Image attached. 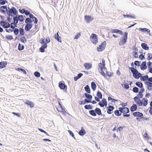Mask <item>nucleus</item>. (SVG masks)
<instances>
[{
  "label": "nucleus",
  "instance_id": "9d476101",
  "mask_svg": "<svg viewBox=\"0 0 152 152\" xmlns=\"http://www.w3.org/2000/svg\"><path fill=\"white\" fill-rule=\"evenodd\" d=\"M9 138L11 140H12L15 141V140L16 138H20V136H19L17 134H12V135H11L10 134H7Z\"/></svg>",
  "mask_w": 152,
  "mask_h": 152
},
{
  "label": "nucleus",
  "instance_id": "e433bc0d",
  "mask_svg": "<svg viewBox=\"0 0 152 152\" xmlns=\"http://www.w3.org/2000/svg\"><path fill=\"white\" fill-rule=\"evenodd\" d=\"M95 111L98 115H101L102 114L101 111L99 108H96L95 109Z\"/></svg>",
  "mask_w": 152,
  "mask_h": 152
},
{
  "label": "nucleus",
  "instance_id": "7ed1b4c3",
  "mask_svg": "<svg viewBox=\"0 0 152 152\" xmlns=\"http://www.w3.org/2000/svg\"><path fill=\"white\" fill-rule=\"evenodd\" d=\"M32 20L29 18H26L25 20V23L26 24L25 27L26 31L29 30L32 27L33 24L32 23Z\"/></svg>",
  "mask_w": 152,
  "mask_h": 152
},
{
  "label": "nucleus",
  "instance_id": "423d86ee",
  "mask_svg": "<svg viewBox=\"0 0 152 152\" xmlns=\"http://www.w3.org/2000/svg\"><path fill=\"white\" fill-rule=\"evenodd\" d=\"M132 115L136 117V119L137 120L140 121L142 118H143V114L139 112H133Z\"/></svg>",
  "mask_w": 152,
  "mask_h": 152
},
{
  "label": "nucleus",
  "instance_id": "58836bf2",
  "mask_svg": "<svg viewBox=\"0 0 152 152\" xmlns=\"http://www.w3.org/2000/svg\"><path fill=\"white\" fill-rule=\"evenodd\" d=\"M85 89L86 92L88 93H91V91L89 86L88 85H87L84 88Z\"/></svg>",
  "mask_w": 152,
  "mask_h": 152
},
{
  "label": "nucleus",
  "instance_id": "a19ab883",
  "mask_svg": "<svg viewBox=\"0 0 152 152\" xmlns=\"http://www.w3.org/2000/svg\"><path fill=\"white\" fill-rule=\"evenodd\" d=\"M97 97L100 99H101L102 98V94L99 91H98L97 93Z\"/></svg>",
  "mask_w": 152,
  "mask_h": 152
},
{
  "label": "nucleus",
  "instance_id": "e2e57ef3",
  "mask_svg": "<svg viewBox=\"0 0 152 152\" xmlns=\"http://www.w3.org/2000/svg\"><path fill=\"white\" fill-rule=\"evenodd\" d=\"M108 99L109 100H111V102H115V101H117V100L115 99H114L112 98L111 97H110L109 96L108 97Z\"/></svg>",
  "mask_w": 152,
  "mask_h": 152
},
{
  "label": "nucleus",
  "instance_id": "2eb2a0df",
  "mask_svg": "<svg viewBox=\"0 0 152 152\" xmlns=\"http://www.w3.org/2000/svg\"><path fill=\"white\" fill-rule=\"evenodd\" d=\"M118 109L119 111L121 113L126 114L129 112V109L127 107H119Z\"/></svg>",
  "mask_w": 152,
  "mask_h": 152
},
{
  "label": "nucleus",
  "instance_id": "412c9836",
  "mask_svg": "<svg viewBox=\"0 0 152 152\" xmlns=\"http://www.w3.org/2000/svg\"><path fill=\"white\" fill-rule=\"evenodd\" d=\"M7 61H1L0 62V69L4 68L7 65Z\"/></svg>",
  "mask_w": 152,
  "mask_h": 152
},
{
  "label": "nucleus",
  "instance_id": "bf43d9fd",
  "mask_svg": "<svg viewBox=\"0 0 152 152\" xmlns=\"http://www.w3.org/2000/svg\"><path fill=\"white\" fill-rule=\"evenodd\" d=\"M124 128L123 127L120 126L117 129V132H120V131H122Z\"/></svg>",
  "mask_w": 152,
  "mask_h": 152
},
{
  "label": "nucleus",
  "instance_id": "a18cd8bd",
  "mask_svg": "<svg viewBox=\"0 0 152 152\" xmlns=\"http://www.w3.org/2000/svg\"><path fill=\"white\" fill-rule=\"evenodd\" d=\"M145 84L148 87H152V83L148 81L145 82Z\"/></svg>",
  "mask_w": 152,
  "mask_h": 152
},
{
  "label": "nucleus",
  "instance_id": "7c9ffc66",
  "mask_svg": "<svg viewBox=\"0 0 152 152\" xmlns=\"http://www.w3.org/2000/svg\"><path fill=\"white\" fill-rule=\"evenodd\" d=\"M142 48L145 50H148L149 48L147 45L145 43H142L141 45Z\"/></svg>",
  "mask_w": 152,
  "mask_h": 152
},
{
  "label": "nucleus",
  "instance_id": "de8ad7c7",
  "mask_svg": "<svg viewBox=\"0 0 152 152\" xmlns=\"http://www.w3.org/2000/svg\"><path fill=\"white\" fill-rule=\"evenodd\" d=\"M81 36L80 32L78 33L75 36L74 39H77L80 37Z\"/></svg>",
  "mask_w": 152,
  "mask_h": 152
},
{
  "label": "nucleus",
  "instance_id": "a211bd4d",
  "mask_svg": "<svg viewBox=\"0 0 152 152\" xmlns=\"http://www.w3.org/2000/svg\"><path fill=\"white\" fill-rule=\"evenodd\" d=\"M111 32L112 33H118L119 34L121 35H122L123 34V32L121 31L116 29H111Z\"/></svg>",
  "mask_w": 152,
  "mask_h": 152
},
{
  "label": "nucleus",
  "instance_id": "774afa93",
  "mask_svg": "<svg viewBox=\"0 0 152 152\" xmlns=\"http://www.w3.org/2000/svg\"><path fill=\"white\" fill-rule=\"evenodd\" d=\"M139 58H140L141 60H142L145 58L144 56L142 54H141L139 56Z\"/></svg>",
  "mask_w": 152,
  "mask_h": 152
},
{
  "label": "nucleus",
  "instance_id": "aec40b11",
  "mask_svg": "<svg viewBox=\"0 0 152 152\" xmlns=\"http://www.w3.org/2000/svg\"><path fill=\"white\" fill-rule=\"evenodd\" d=\"M84 66L86 69L88 70L92 67V64L90 63H85Z\"/></svg>",
  "mask_w": 152,
  "mask_h": 152
},
{
  "label": "nucleus",
  "instance_id": "0e129e2a",
  "mask_svg": "<svg viewBox=\"0 0 152 152\" xmlns=\"http://www.w3.org/2000/svg\"><path fill=\"white\" fill-rule=\"evenodd\" d=\"M133 55L134 58H137L138 55L137 53L136 52H133Z\"/></svg>",
  "mask_w": 152,
  "mask_h": 152
},
{
  "label": "nucleus",
  "instance_id": "cd10ccee",
  "mask_svg": "<svg viewBox=\"0 0 152 152\" xmlns=\"http://www.w3.org/2000/svg\"><path fill=\"white\" fill-rule=\"evenodd\" d=\"M137 106L136 104H133L130 108V110L132 112H133L137 110Z\"/></svg>",
  "mask_w": 152,
  "mask_h": 152
},
{
  "label": "nucleus",
  "instance_id": "4468645a",
  "mask_svg": "<svg viewBox=\"0 0 152 152\" xmlns=\"http://www.w3.org/2000/svg\"><path fill=\"white\" fill-rule=\"evenodd\" d=\"M50 40L49 37L46 38L45 39H41L39 41L40 43L42 45L43 44H47L50 42Z\"/></svg>",
  "mask_w": 152,
  "mask_h": 152
},
{
  "label": "nucleus",
  "instance_id": "6ab92c4d",
  "mask_svg": "<svg viewBox=\"0 0 152 152\" xmlns=\"http://www.w3.org/2000/svg\"><path fill=\"white\" fill-rule=\"evenodd\" d=\"M7 11V8L6 6H2L0 7V11L1 13L5 14Z\"/></svg>",
  "mask_w": 152,
  "mask_h": 152
},
{
  "label": "nucleus",
  "instance_id": "4be33fe9",
  "mask_svg": "<svg viewBox=\"0 0 152 152\" xmlns=\"http://www.w3.org/2000/svg\"><path fill=\"white\" fill-rule=\"evenodd\" d=\"M107 113L108 114H110L112 113V111L114 109V107L113 106H110L107 108Z\"/></svg>",
  "mask_w": 152,
  "mask_h": 152
},
{
  "label": "nucleus",
  "instance_id": "a878e982",
  "mask_svg": "<svg viewBox=\"0 0 152 152\" xmlns=\"http://www.w3.org/2000/svg\"><path fill=\"white\" fill-rule=\"evenodd\" d=\"M25 104L28 105H29L31 107H33L34 106V104L33 102L28 100L26 101Z\"/></svg>",
  "mask_w": 152,
  "mask_h": 152
},
{
  "label": "nucleus",
  "instance_id": "4d7b16f0",
  "mask_svg": "<svg viewBox=\"0 0 152 152\" xmlns=\"http://www.w3.org/2000/svg\"><path fill=\"white\" fill-rule=\"evenodd\" d=\"M34 75L35 77H39L40 76V74L38 72H34Z\"/></svg>",
  "mask_w": 152,
  "mask_h": 152
},
{
  "label": "nucleus",
  "instance_id": "9b49d317",
  "mask_svg": "<svg viewBox=\"0 0 152 152\" xmlns=\"http://www.w3.org/2000/svg\"><path fill=\"white\" fill-rule=\"evenodd\" d=\"M17 13V11L14 7H12L9 11V15L12 16L13 15H16Z\"/></svg>",
  "mask_w": 152,
  "mask_h": 152
},
{
  "label": "nucleus",
  "instance_id": "864d4df0",
  "mask_svg": "<svg viewBox=\"0 0 152 152\" xmlns=\"http://www.w3.org/2000/svg\"><path fill=\"white\" fill-rule=\"evenodd\" d=\"M13 20L14 24H16L18 23V17H15L13 19Z\"/></svg>",
  "mask_w": 152,
  "mask_h": 152
},
{
  "label": "nucleus",
  "instance_id": "338daca9",
  "mask_svg": "<svg viewBox=\"0 0 152 152\" xmlns=\"http://www.w3.org/2000/svg\"><path fill=\"white\" fill-rule=\"evenodd\" d=\"M20 40L22 42H23V43H24L26 41V39H25V37H24L21 38Z\"/></svg>",
  "mask_w": 152,
  "mask_h": 152
},
{
  "label": "nucleus",
  "instance_id": "69168bd1",
  "mask_svg": "<svg viewBox=\"0 0 152 152\" xmlns=\"http://www.w3.org/2000/svg\"><path fill=\"white\" fill-rule=\"evenodd\" d=\"M78 133H86V132L83 127H81V130L79 131Z\"/></svg>",
  "mask_w": 152,
  "mask_h": 152
},
{
  "label": "nucleus",
  "instance_id": "393cba45",
  "mask_svg": "<svg viewBox=\"0 0 152 152\" xmlns=\"http://www.w3.org/2000/svg\"><path fill=\"white\" fill-rule=\"evenodd\" d=\"M59 87L61 89H67V86L64 84L62 83H59Z\"/></svg>",
  "mask_w": 152,
  "mask_h": 152
},
{
  "label": "nucleus",
  "instance_id": "39448f33",
  "mask_svg": "<svg viewBox=\"0 0 152 152\" xmlns=\"http://www.w3.org/2000/svg\"><path fill=\"white\" fill-rule=\"evenodd\" d=\"M128 37V33L127 31L125 32L124 37L120 40L118 44L120 46H122L125 44L126 42Z\"/></svg>",
  "mask_w": 152,
  "mask_h": 152
},
{
  "label": "nucleus",
  "instance_id": "ddd939ff",
  "mask_svg": "<svg viewBox=\"0 0 152 152\" xmlns=\"http://www.w3.org/2000/svg\"><path fill=\"white\" fill-rule=\"evenodd\" d=\"M85 95L86 98L89 99L88 100L87 99H85L84 101L85 102L87 103H91V99L92 98V95L86 93H85Z\"/></svg>",
  "mask_w": 152,
  "mask_h": 152
},
{
  "label": "nucleus",
  "instance_id": "0eeeda50",
  "mask_svg": "<svg viewBox=\"0 0 152 152\" xmlns=\"http://www.w3.org/2000/svg\"><path fill=\"white\" fill-rule=\"evenodd\" d=\"M57 109L58 112H60L62 114L64 115H66V112L65 109L62 107L60 102L58 103V106L57 107Z\"/></svg>",
  "mask_w": 152,
  "mask_h": 152
},
{
  "label": "nucleus",
  "instance_id": "2f4dec72",
  "mask_svg": "<svg viewBox=\"0 0 152 152\" xmlns=\"http://www.w3.org/2000/svg\"><path fill=\"white\" fill-rule=\"evenodd\" d=\"M96 86L95 82H92L91 83V88L93 91H95L96 88Z\"/></svg>",
  "mask_w": 152,
  "mask_h": 152
},
{
  "label": "nucleus",
  "instance_id": "37998d69",
  "mask_svg": "<svg viewBox=\"0 0 152 152\" xmlns=\"http://www.w3.org/2000/svg\"><path fill=\"white\" fill-rule=\"evenodd\" d=\"M18 18L20 21L21 22L23 21L24 20V17L23 15H19Z\"/></svg>",
  "mask_w": 152,
  "mask_h": 152
},
{
  "label": "nucleus",
  "instance_id": "603ef678",
  "mask_svg": "<svg viewBox=\"0 0 152 152\" xmlns=\"http://www.w3.org/2000/svg\"><path fill=\"white\" fill-rule=\"evenodd\" d=\"M133 91L134 92L137 93L138 92L139 89L137 87H134L133 88Z\"/></svg>",
  "mask_w": 152,
  "mask_h": 152
},
{
  "label": "nucleus",
  "instance_id": "3c124183",
  "mask_svg": "<svg viewBox=\"0 0 152 152\" xmlns=\"http://www.w3.org/2000/svg\"><path fill=\"white\" fill-rule=\"evenodd\" d=\"M84 107L86 109H92V107L90 105H86Z\"/></svg>",
  "mask_w": 152,
  "mask_h": 152
},
{
  "label": "nucleus",
  "instance_id": "f03ea898",
  "mask_svg": "<svg viewBox=\"0 0 152 152\" xmlns=\"http://www.w3.org/2000/svg\"><path fill=\"white\" fill-rule=\"evenodd\" d=\"M102 63H100L99 64L98 66L101 70L100 73L103 76L105 77V74L104 72L106 69V68L105 67V60L102 59Z\"/></svg>",
  "mask_w": 152,
  "mask_h": 152
},
{
  "label": "nucleus",
  "instance_id": "c9c22d12",
  "mask_svg": "<svg viewBox=\"0 0 152 152\" xmlns=\"http://www.w3.org/2000/svg\"><path fill=\"white\" fill-rule=\"evenodd\" d=\"M124 17L127 18H135V17L134 15H124Z\"/></svg>",
  "mask_w": 152,
  "mask_h": 152
},
{
  "label": "nucleus",
  "instance_id": "6e6552de",
  "mask_svg": "<svg viewBox=\"0 0 152 152\" xmlns=\"http://www.w3.org/2000/svg\"><path fill=\"white\" fill-rule=\"evenodd\" d=\"M90 39L92 42L94 44H96L98 42V38L96 34H92L90 36Z\"/></svg>",
  "mask_w": 152,
  "mask_h": 152
},
{
  "label": "nucleus",
  "instance_id": "1a4fd4ad",
  "mask_svg": "<svg viewBox=\"0 0 152 152\" xmlns=\"http://www.w3.org/2000/svg\"><path fill=\"white\" fill-rule=\"evenodd\" d=\"M106 42L105 41L102 43L97 48V50L99 52L101 51L104 50L106 46Z\"/></svg>",
  "mask_w": 152,
  "mask_h": 152
},
{
  "label": "nucleus",
  "instance_id": "f8f14e48",
  "mask_svg": "<svg viewBox=\"0 0 152 152\" xmlns=\"http://www.w3.org/2000/svg\"><path fill=\"white\" fill-rule=\"evenodd\" d=\"M0 25L4 28H7L10 27V24L4 21H2L0 22Z\"/></svg>",
  "mask_w": 152,
  "mask_h": 152
},
{
  "label": "nucleus",
  "instance_id": "4c0bfd02",
  "mask_svg": "<svg viewBox=\"0 0 152 152\" xmlns=\"http://www.w3.org/2000/svg\"><path fill=\"white\" fill-rule=\"evenodd\" d=\"M136 85L140 88H143V84L142 83L140 82H137L136 83Z\"/></svg>",
  "mask_w": 152,
  "mask_h": 152
},
{
  "label": "nucleus",
  "instance_id": "b1692460",
  "mask_svg": "<svg viewBox=\"0 0 152 152\" xmlns=\"http://www.w3.org/2000/svg\"><path fill=\"white\" fill-rule=\"evenodd\" d=\"M43 44V45H42L39 49L40 51L42 53L44 52L45 48H46L47 47V45L46 44Z\"/></svg>",
  "mask_w": 152,
  "mask_h": 152
},
{
  "label": "nucleus",
  "instance_id": "13d9d810",
  "mask_svg": "<svg viewBox=\"0 0 152 152\" xmlns=\"http://www.w3.org/2000/svg\"><path fill=\"white\" fill-rule=\"evenodd\" d=\"M7 1L5 0H0V4L4 5L6 3H7Z\"/></svg>",
  "mask_w": 152,
  "mask_h": 152
},
{
  "label": "nucleus",
  "instance_id": "8fccbe9b",
  "mask_svg": "<svg viewBox=\"0 0 152 152\" xmlns=\"http://www.w3.org/2000/svg\"><path fill=\"white\" fill-rule=\"evenodd\" d=\"M16 70L18 71H20L22 72L24 74H26V71L25 70H24L22 69L18 68L16 69Z\"/></svg>",
  "mask_w": 152,
  "mask_h": 152
},
{
  "label": "nucleus",
  "instance_id": "f3484780",
  "mask_svg": "<svg viewBox=\"0 0 152 152\" xmlns=\"http://www.w3.org/2000/svg\"><path fill=\"white\" fill-rule=\"evenodd\" d=\"M84 18L86 22L88 23H89L90 21L93 20L94 19L91 16H87V15L85 16Z\"/></svg>",
  "mask_w": 152,
  "mask_h": 152
},
{
  "label": "nucleus",
  "instance_id": "473e14b6",
  "mask_svg": "<svg viewBox=\"0 0 152 152\" xmlns=\"http://www.w3.org/2000/svg\"><path fill=\"white\" fill-rule=\"evenodd\" d=\"M89 141L91 143H94L95 142L96 140L95 138H94V136H91L89 138Z\"/></svg>",
  "mask_w": 152,
  "mask_h": 152
},
{
  "label": "nucleus",
  "instance_id": "bb28decb",
  "mask_svg": "<svg viewBox=\"0 0 152 152\" xmlns=\"http://www.w3.org/2000/svg\"><path fill=\"white\" fill-rule=\"evenodd\" d=\"M29 17L30 18H34V23L35 24H37V23L38 22V20L37 19V18L34 17V16L33 14H32L30 13V14L29 15Z\"/></svg>",
  "mask_w": 152,
  "mask_h": 152
},
{
  "label": "nucleus",
  "instance_id": "5fc2aeb1",
  "mask_svg": "<svg viewBox=\"0 0 152 152\" xmlns=\"http://www.w3.org/2000/svg\"><path fill=\"white\" fill-rule=\"evenodd\" d=\"M148 58L147 59L149 61L152 58V55L151 53H148L147 54Z\"/></svg>",
  "mask_w": 152,
  "mask_h": 152
},
{
  "label": "nucleus",
  "instance_id": "5701e85b",
  "mask_svg": "<svg viewBox=\"0 0 152 152\" xmlns=\"http://www.w3.org/2000/svg\"><path fill=\"white\" fill-rule=\"evenodd\" d=\"M55 38L59 42H61V37L59 35L58 32L56 33V35H55Z\"/></svg>",
  "mask_w": 152,
  "mask_h": 152
},
{
  "label": "nucleus",
  "instance_id": "79ce46f5",
  "mask_svg": "<svg viewBox=\"0 0 152 152\" xmlns=\"http://www.w3.org/2000/svg\"><path fill=\"white\" fill-rule=\"evenodd\" d=\"M119 110H115L114 111V113L115 114V115L116 116H119L120 115H121V112H119Z\"/></svg>",
  "mask_w": 152,
  "mask_h": 152
},
{
  "label": "nucleus",
  "instance_id": "ea45409f",
  "mask_svg": "<svg viewBox=\"0 0 152 152\" xmlns=\"http://www.w3.org/2000/svg\"><path fill=\"white\" fill-rule=\"evenodd\" d=\"M89 113L91 115L93 116H96V112L93 110H90L89 111Z\"/></svg>",
  "mask_w": 152,
  "mask_h": 152
},
{
  "label": "nucleus",
  "instance_id": "f257e3e1",
  "mask_svg": "<svg viewBox=\"0 0 152 152\" xmlns=\"http://www.w3.org/2000/svg\"><path fill=\"white\" fill-rule=\"evenodd\" d=\"M134 99L135 102L140 106H146L148 103V100L144 98H143L142 100H141L138 97L135 96Z\"/></svg>",
  "mask_w": 152,
  "mask_h": 152
},
{
  "label": "nucleus",
  "instance_id": "c85d7f7f",
  "mask_svg": "<svg viewBox=\"0 0 152 152\" xmlns=\"http://www.w3.org/2000/svg\"><path fill=\"white\" fill-rule=\"evenodd\" d=\"M147 68L146 62L145 61L142 62V64L141 66L140 69L142 70H144Z\"/></svg>",
  "mask_w": 152,
  "mask_h": 152
},
{
  "label": "nucleus",
  "instance_id": "49530a36",
  "mask_svg": "<svg viewBox=\"0 0 152 152\" xmlns=\"http://www.w3.org/2000/svg\"><path fill=\"white\" fill-rule=\"evenodd\" d=\"M14 32L15 34L17 35L19 33V30L18 28H15L13 29Z\"/></svg>",
  "mask_w": 152,
  "mask_h": 152
},
{
  "label": "nucleus",
  "instance_id": "20e7f679",
  "mask_svg": "<svg viewBox=\"0 0 152 152\" xmlns=\"http://www.w3.org/2000/svg\"><path fill=\"white\" fill-rule=\"evenodd\" d=\"M130 69L133 73V75L135 79H138L142 76L140 73L138 72L137 70L133 67H129Z\"/></svg>",
  "mask_w": 152,
  "mask_h": 152
},
{
  "label": "nucleus",
  "instance_id": "6e6d98bb",
  "mask_svg": "<svg viewBox=\"0 0 152 152\" xmlns=\"http://www.w3.org/2000/svg\"><path fill=\"white\" fill-rule=\"evenodd\" d=\"M5 37L7 39L9 40H11L13 39V37L12 35H7Z\"/></svg>",
  "mask_w": 152,
  "mask_h": 152
},
{
  "label": "nucleus",
  "instance_id": "09e8293b",
  "mask_svg": "<svg viewBox=\"0 0 152 152\" xmlns=\"http://www.w3.org/2000/svg\"><path fill=\"white\" fill-rule=\"evenodd\" d=\"M24 46L23 45H20V44H19L18 46V49L19 50H21L24 48Z\"/></svg>",
  "mask_w": 152,
  "mask_h": 152
},
{
  "label": "nucleus",
  "instance_id": "c756f323",
  "mask_svg": "<svg viewBox=\"0 0 152 152\" xmlns=\"http://www.w3.org/2000/svg\"><path fill=\"white\" fill-rule=\"evenodd\" d=\"M139 30L143 32L147 31V33H150V29L145 28H139Z\"/></svg>",
  "mask_w": 152,
  "mask_h": 152
},
{
  "label": "nucleus",
  "instance_id": "72a5a7b5",
  "mask_svg": "<svg viewBox=\"0 0 152 152\" xmlns=\"http://www.w3.org/2000/svg\"><path fill=\"white\" fill-rule=\"evenodd\" d=\"M140 77V80H141L142 81H145L147 80H148V76L147 75H145L144 76H142Z\"/></svg>",
  "mask_w": 152,
  "mask_h": 152
},
{
  "label": "nucleus",
  "instance_id": "680f3d73",
  "mask_svg": "<svg viewBox=\"0 0 152 152\" xmlns=\"http://www.w3.org/2000/svg\"><path fill=\"white\" fill-rule=\"evenodd\" d=\"M137 96L139 98H142L143 96V95L142 93H140V92H139V94H137Z\"/></svg>",
  "mask_w": 152,
  "mask_h": 152
},
{
  "label": "nucleus",
  "instance_id": "f704fd0d",
  "mask_svg": "<svg viewBox=\"0 0 152 152\" xmlns=\"http://www.w3.org/2000/svg\"><path fill=\"white\" fill-rule=\"evenodd\" d=\"M143 137L147 140H151V137L148 135V134H144Z\"/></svg>",
  "mask_w": 152,
  "mask_h": 152
},
{
  "label": "nucleus",
  "instance_id": "052dcab7",
  "mask_svg": "<svg viewBox=\"0 0 152 152\" xmlns=\"http://www.w3.org/2000/svg\"><path fill=\"white\" fill-rule=\"evenodd\" d=\"M113 73L111 72H107V75L109 77H111L113 76Z\"/></svg>",
  "mask_w": 152,
  "mask_h": 152
},
{
  "label": "nucleus",
  "instance_id": "dca6fc26",
  "mask_svg": "<svg viewBox=\"0 0 152 152\" xmlns=\"http://www.w3.org/2000/svg\"><path fill=\"white\" fill-rule=\"evenodd\" d=\"M107 104L106 99L103 98L101 101L99 102V104L101 107H103L104 106H106L107 105Z\"/></svg>",
  "mask_w": 152,
  "mask_h": 152
},
{
  "label": "nucleus",
  "instance_id": "c03bdc74",
  "mask_svg": "<svg viewBox=\"0 0 152 152\" xmlns=\"http://www.w3.org/2000/svg\"><path fill=\"white\" fill-rule=\"evenodd\" d=\"M19 32L20 34L22 35H23L25 33L24 29L21 28L19 29Z\"/></svg>",
  "mask_w": 152,
  "mask_h": 152
}]
</instances>
